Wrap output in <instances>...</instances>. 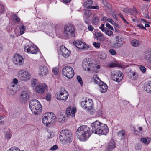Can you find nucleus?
Returning a JSON list of instances; mask_svg holds the SVG:
<instances>
[{"label": "nucleus", "mask_w": 151, "mask_h": 151, "mask_svg": "<svg viewBox=\"0 0 151 151\" xmlns=\"http://www.w3.org/2000/svg\"><path fill=\"white\" fill-rule=\"evenodd\" d=\"M92 129L90 131L98 134L106 135L109 132L107 127L105 124L96 121L91 124Z\"/></svg>", "instance_id": "1"}, {"label": "nucleus", "mask_w": 151, "mask_h": 151, "mask_svg": "<svg viewBox=\"0 0 151 151\" xmlns=\"http://www.w3.org/2000/svg\"><path fill=\"white\" fill-rule=\"evenodd\" d=\"M91 134L90 128L86 125L80 126L76 131L77 137L81 141L87 140Z\"/></svg>", "instance_id": "2"}, {"label": "nucleus", "mask_w": 151, "mask_h": 151, "mask_svg": "<svg viewBox=\"0 0 151 151\" xmlns=\"http://www.w3.org/2000/svg\"><path fill=\"white\" fill-rule=\"evenodd\" d=\"M30 108L34 114H40L42 111V107L40 102L37 100L34 99L29 102Z\"/></svg>", "instance_id": "3"}, {"label": "nucleus", "mask_w": 151, "mask_h": 151, "mask_svg": "<svg viewBox=\"0 0 151 151\" xmlns=\"http://www.w3.org/2000/svg\"><path fill=\"white\" fill-rule=\"evenodd\" d=\"M59 138L60 141L70 143L73 138L72 133L69 130H63L60 132Z\"/></svg>", "instance_id": "4"}, {"label": "nucleus", "mask_w": 151, "mask_h": 151, "mask_svg": "<svg viewBox=\"0 0 151 151\" xmlns=\"http://www.w3.org/2000/svg\"><path fill=\"white\" fill-rule=\"evenodd\" d=\"M56 118L55 114L52 112L46 113L42 118V122L44 124L47 126L50 124Z\"/></svg>", "instance_id": "5"}, {"label": "nucleus", "mask_w": 151, "mask_h": 151, "mask_svg": "<svg viewBox=\"0 0 151 151\" xmlns=\"http://www.w3.org/2000/svg\"><path fill=\"white\" fill-rule=\"evenodd\" d=\"M64 33L68 38H70L75 36V29L74 27L71 24L65 25L64 27Z\"/></svg>", "instance_id": "6"}, {"label": "nucleus", "mask_w": 151, "mask_h": 151, "mask_svg": "<svg viewBox=\"0 0 151 151\" xmlns=\"http://www.w3.org/2000/svg\"><path fill=\"white\" fill-rule=\"evenodd\" d=\"M31 74L28 71L24 70H20L18 73V78L22 81H26L31 78Z\"/></svg>", "instance_id": "7"}, {"label": "nucleus", "mask_w": 151, "mask_h": 151, "mask_svg": "<svg viewBox=\"0 0 151 151\" xmlns=\"http://www.w3.org/2000/svg\"><path fill=\"white\" fill-rule=\"evenodd\" d=\"M63 73L68 78H71L74 75V72L73 69L69 66H66L63 68Z\"/></svg>", "instance_id": "8"}, {"label": "nucleus", "mask_w": 151, "mask_h": 151, "mask_svg": "<svg viewBox=\"0 0 151 151\" xmlns=\"http://www.w3.org/2000/svg\"><path fill=\"white\" fill-rule=\"evenodd\" d=\"M60 93L57 94L55 96V98L57 100L65 101L68 97V92L64 88H62L60 91Z\"/></svg>", "instance_id": "9"}, {"label": "nucleus", "mask_w": 151, "mask_h": 151, "mask_svg": "<svg viewBox=\"0 0 151 151\" xmlns=\"http://www.w3.org/2000/svg\"><path fill=\"white\" fill-rule=\"evenodd\" d=\"M93 61L91 58H86L83 60L82 65L83 69L85 70H90V68L91 65H93Z\"/></svg>", "instance_id": "10"}, {"label": "nucleus", "mask_w": 151, "mask_h": 151, "mask_svg": "<svg viewBox=\"0 0 151 151\" xmlns=\"http://www.w3.org/2000/svg\"><path fill=\"white\" fill-rule=\"evenodd\" d=\"M13 62L15 65L21 66L24 63V60L22 57L18 54H15L12 59Z\"/></svg>", "instance_id": "11"}, {"label": "nucleus", "mask_w": 151, "mask_h": 151, "mask_svg": "<svg viewBox=\"0 0 151 151\" xmlns=\"http://www.w3.org/2000/svg\"><path fill=\"white\" fill-rule=\"evenodd\" d=\"M93 103L91 99H88V101L86 100L82 101L81 105L82 107L84 109H87L88 111L92 109L93 108Z\"/></svg>", "instance_id": "12"}, {"label": "nucleus", "mask_w": 151, "mask_h": 151, "mask_svg": "<svg viewBox=\"0 0 151 151\" xmlns=\"http://www.w3.org/2000/svg\"><path fill=\"white\" fill-rule=\"evenodd\" d=\"M116 41L113 44V47L115 48H118L123 45L122 38L119 36H117L115 37Z\"/></svg>", "instance_id": "13"}, {"label": "nucleus", "mask_w": 151, "mask_h": 151, "mask_svg": "<svg viewBox=\"0 0 151 151\" xmlns=\"http://www.w3.org/2000/svg\"><path fill=\"white\" fill-rule=\"evenodd\" d=\"M59 53L65 58L68 57L70 55V52L64 46L60 47Z\"/></svg>", "instance_id": "14"}, {"label": "nucleus", "mask_w": 151, "mask_h": 151, "mask_svg": "<svg viewBox=\"0 0 151 151\" xmlns=\"http://www.w3.org/2000/svg\"><path fill=\"white\" fill-rule=\"evenodd\" d=\"M122 73L120 71H117L112 76L113 80L118 82L121 81L123 78Z\"/></svg>", "instance_id": "15"}, {"label": "nucleus", "mask_w": 151, "mask_h": 151, "mask_svg": "<svg viewBox=\"0 0 151 151\" xmlns=\"http://www.w3.org/2000/svg\"><path fill=\"white\" fill-rule=\"evenodd\" d=\"M29 94L27 91H23L21 93L20 99L22 102H27L29 100Z\"/></svg>", "instance_id": "16"}, {"label": "nucleus", "mask_w": 151, "mask_h": 151, "mask_svg": "<svg viewBox=\"0 0 151 151\" xmlns=\"http://www.w3.org/2000/svg\"><path fill=\"white\" fill-rule=\"evenodd\" d=\"M24 50L26 51L27 52H29L32 54H36L37 53L38 50L36 47H34L32 46L30 47L29 46H27L24 48Z\"/></svg>", "instance_id": "17"}, {"label": "nucleus", "mask_w": 151, "mask_h": 151, "mask_svg": "<svg viewBox=\"0 0 151 151\" xmlns=\"http://www.w3.org/2000/svg\"><path fill=\"white\" fill-rule=\"evenodd\" d=\"M73 44L78 49H87L88 48V46L86 45L84 43H83L81 41H75L73 42Z\"/></svg>", "instance_id": "18"}, {"label": "nucleus", "mask_w": 151, "mask_h": 151, "mask_svg": "<svg viewBox=\"0 0 151 151\" xmlns=\"http://www.w3.org/2000/svg\"><path fill=\"white\" fill-rule=\"evenodd\" d=\"M76 112V108L73 107L71 109L70 107H68L66 111V114L68 116H71L72 117H74Z\"/></svg>", "instance_id": "19"}, {"label": "nucleus", "mask_w": 151, "mask_h": 151, "mask_svg": "<svg viewBox=\"0 0 151 151\" xmlns=\"http://www.w3.org/2000/svg\"><path fill=\"white\" fill-rule=\"evenodd\" d=\"M99 86L100 87V91L101 92L104 93L107 91L108 86L103 81L99 82Z\"/></svg>", "instance_id": "20"}, {"label": "nucleus", "mask_w": 151, "mask_h": 151, "mask_svg": "<svg viewBox=\"0 0 151 151\" xmlns=\"http://www.w3.org/2000/svg\"><path fill=\"white\" fill-rule=\"evenodd\" d=\"M40 70V74L42 76L45 75L48 73L47 68L44 66H41Z\"/></svg>", "instance_id": "21"}, {"label": "nucleus", "mask_w": 151, "mask_h": 151, "mask_svg": "<svg viewBox=\"0 0 151 151\" xmlns=\"http://www.w3.org/2000/svg\"><path fill=\"white\" fill-rule=\"evenodd\" d=\"M125 131L122 129L118 132L117 135L121 138V140H123L125 138Z\"/></svg>", "instance_id": "22"}, {"label": "nucleus", "mask_w": 151, "mask_h": 151, "mask_svg": "<svg viewBox=\"0 0 151 151\" xmlns=\"http://www.w3.org/2000/svg\"><path fill=\"white\" fill-rule=\"evenodd\" d=\"M95 35L97 39L100 41H102L104 40V36L103 34L98 32L95 33Z\"/></svg>", "instance_id": "23"}, {"label": "nucleus", "mask_w": 151, "mask_h": 151, "mask_svg": "<svg viewBox=\"0 0 151 151\" xmlns=\"http://www.w3.org/2000/svg\"><path fill=\"white\" fill-rule=\"evenodd\" d=\"M93 4V1L91 0H88L84 3V6L86 8L90 9Z\"/></svg>", "instance_id": "24"}, {"label": "nucleus", "mask_w": 151, "mask_h": 151, "mask_svg": "<svg viewBox=\"0 0 151 151\" xmlns=\"http://www.w3.org/2000/svg\"><path fill=\"white\" fill-rule=\"evenodd\" d=\"M35 90L39 93H42L45 91V89L42 86L40 85L37 86L35 88Z\"/></svg>", "instance_id": "25"}, {"label": "nucleus", "mask_w": 151, "mask_h": 151, "mask_svg": "<svg viewBox=\"0 0 151 151\" xmlns=\"http://www.w3.org/2000/svg\"><path fill=\"white\" fill-rule=\"evenodd\" d=\"M144 89L147 93H151V81L145 86Z\"/></svg>", "instance_id": "26"}, {"label": "nucleus", "mask_w": 151, "mask_h": 151, "mask_svg": "<svg viewBox=\"0 0 151 151\" xmlns=\"http://www.w3.org/2000/svg\"><path fill=\"white\" fill-rule=\"evenodd\" d=\"M151 140V139L148 137L147 138H142L140 139L141 142L146 145H148L150 142Z\"/></svg>", "instance_id": "27"}, {"label": "nucleus", "mask_w": 151, "mask_h": 151, "mask_svg": "<svg viewBox=\"0 0 151 151\" xmlns=\"http://www.w3.org/2000/svg\"><path fill=\"white\" fill-rule=\"evenodd\" d=\"M132 44L134 47H137L139 45V41L136 39L132 40L131 42Z\"/></svg>", "instance_id": "28"}, {"label": "nucleus", "mask_w": 151, "mask_h": 151, "mask_svg": "<svg viewBox=\"0 0 151 151\" xmlns=\"http://www.w3.org/2000/svg\"><path fill=\"white\" fill-rule=\"evenodd\" d=\"M93 81L95 83L98 84L99 85V82H102L99 79L97 75H95L93 77Z\"/></svg>", "instance_id": "29"}, {"label": "nucleus", "mask_w": 151, "mask_h": 151, "mask_svg": "<svg viewBox=\"0 0 151 151\" xmlns=\"http://www.w3.org/2000/svg\"><path fill=\"white\" fill-rule=\"evenodd\" d=\"M90 70H92L93 72V73H95L98 72V70L96 69V65L95 64H94L93 63V65H91L90 68Z\"/></svg>", "instance_id": "30"}, {"label": "nucleus", "mask_w": 151, "mask_h": 151, "mask_svg": "<svg viewBox=\"0 0 151 151\" xmlns=\"http://www.w3.org/2000/svg\"><path fill=\"white\" fill-rule=\"evenodd\" d=\"M104 32L106 35L109 36L112 35L113 34V32L112 31L107 28L105 29V30L104 31Z\"/></svg>", "instance_id": "31"}, {"label": "nucleus", "mask_w": 151, "mask_h": 151, "mask_svg": "<svg viewBox=\"0 0 151 151\" xmlns=\"http://www.w3.org/2000/svg\"><path fill=\"white\" fill-rule=\"evenodd\" d=\"M99 21V18L97 17L96 16L93 17V19L92 20L93 23L95 25L97 24Z\"/></svg>", "instance_id": "32"}, {"label": "nucleus", "mask_w": 151, "mask_h": 151, "mask_svg": "<svg viewBox=\"0 0 151 151\" xmlns=\"http://www.w3.org/2000/svg\"><path fill=\"white\" fill-rule=\"evenodd\" d=\"M19 28L20 29V35H22L24 33V31L26 29V27L23 25H21Z\"/></svg>", "instance_id": "33"}, {"label": "nucleus", "mask_w": 151, "mask_h": 151, "mask_svg": "<svg viewBox=\"0 0 151 151\" xmlns=\"http://www.w3.org/2000/svg\"><path fill=\"white\" fill-rule=\"evenodd\" d=\"M77 79L78 82L80 84L81 86L83 85V82L81 78L79 76H77Z\"/></svg>", "instance_id": "34"}, {"label": "nucleus", "mask_w": 151, "mask_h": 151, "mask_svg": "<svg viewBox=\"0 0 151 151\" xmlns=\"http://www.w3.org/2000/svg\"><path fill=\"white\" fill-rule=\"evenodd\" d=\"M84 14L87 17H88L91 15V13L90 11L86 10L84 12Z\"/></svg>", "instance_id": "35"}, {"label": "nucleus", "mask_w": 151, "mask_h": 151, "mask_svg": "<svg viewBox=\"0 0 151 151\" xmlns=\"http://www.w3.org/2000/svg\"><path fill=\"white\" fill-rule=\"evenodd\" d=\"M7 151H20V150L17 147H12Z\"/></svg>", "instance_id": "36"}, {"label": "nucleus", "mask_w": 151, "mask_h": 151, "mask_svg": "<svg viewBox=\"0 0 151 151\" xmlns=\"http://www.w3.org/2000/svg\"><path fill=\"white\" fill-rule=\"evenodd\" d=\"M142 147V145L139 143H137L135 145V148L136 150H139L141 149Z\"/></svg>", "instance_id": "37"}, {"label": "nucleus", "mask_w": 151, "mask_h": 151, "mask_svg": "<svg viewBox=\"0 0 151 151\" xmlns=\"http://www.w3.org/2000/svg\"><path fill=\"white\" fill-rule=\"evenodd\" d=\"M145 58L148 60H149L151 61V52L146 53Z\"/></svg>", "instance_id": "38"}, {"label": "nucleus", "mask_w": 151, "mask_h": 151, "mask_svg": "<svg viewBox=\"0 0 151 151\" xmlns=\"http://www.w3.org/2000/svg\"><path fill=\"white\" fill-rule=\"evenodd\" d=\"M139 68L140 70L143 72L145 73L146 70V68L145 67L142 65H140L139 66Z\"/></svg>", "instance_id": "39"}, {"label": "nucleus", "mask_w": 151, "mask_h": 151, "mask_svg": "<svg viewBox=\"0 0 151 151\" xmlns=\"http://www.w3.org/2000/svg\"><path fill=\"white\" fill-rule=\"evenodd\" d=\"M119 16L120 17V18L122 19V20H123L125 23L128 24V22L126 20V19L124 18L123 15L121 14H119Z\"/></svg>", "instance_id": "40"}, {"label": "nucleus", "mask_w": 151, "mask_h": 151, "mask_svg": "<svg viewBox=\"0 0 151 151\" xmlns=\"http://www.w3.org/2000/svg\"><path fill=\"white\" fill-rule=\"evenodd\" d=\"M93 45L95 48H99L100 47V43L99 42H94L93 43Z\"/></svg>", "instance_id": "41"}, {"label": "nucleus", "mask_w": 151, "mask_h": 151, "mask_svg": "<svg viewBox=\"0 0 151 151\" xmlns=\"http://www.w3.org/2000/svg\"><path fill=\"white\" fill-rule=\"evenodd\" d=\"M66 120V118L65 117H63V118H59L58 119V121L59 122L63 123Z\"/></svg>", "instance_id": "42"}, {"label": "nucleus", "mask_w": 151, "mask_h": 151, "mask_svg": "<svg viewBox=\"0 0 151 151\" xmlns=\"http://www.w3.org/2000/svg\"><path fill=\"white\" fill-rule=\"evenodd\" d=\"M106 27L108 28L109 29H110L112 30H114V29L111 26L109 23H106Z\"/></svg>", "instance_id": "43"}, {"label": "nucleus", "mask_w": 151, "mask_h": 151, "mask_svg": "<svg viewBox=\"0 0 151 151\" xmlns=\"http://www.w3.org/2000/svg\"><path fill=\"white\" fill-rule=\"evenodd\" d=\"M52 71L54 74L55 75H57L58 74V70L57 68L55 67L53 68Z\"/></svg>", "instance_id": "44"}, {"label": "nucleus", "mask_w": 151, "mask_h": 151, "mask_svg": "<svg viewBox=\"0 0 151 151\" xmlns=\"http://www.w3.org/2000/svg\"><path fill=\"white\" fill-rule=\"evenodd\" d=\"M109 52L113 55H115L116 54V51L114 49H110L109 51Z\"/></svg>", "instance_id": "45"}, {"label": "nucleus", "mask_w": 151, "mask_h": 151, "mask_svg": "<svg viewBox=\"0 0 151 151\" xmlns=\"http://www.w3.org/2000/svg\"><path fill=\"white\" fill-rule=\"evenodd\" d=\"M106 55L104 54H101L99 55V57L101 59H104L106 58Z\"/></svg>", "instance_id": "46"}, {"label": "nucleus", "mask_w": 151, "mask_h": 151, "mask_svg": "<svg viewBox=\"0 0 151 151\" xmlns=\"http://www.w3.org/2000/svg\"><path fill=\"white\" fill-rule=\"evenodd\" d=\"M99 29H100L102 31H104L105 30V29H106L107 28L104 27V24H101V26L99 27Z\"/></svg>", "instance_id": "47"}, {"label": "nucleus", "mask_w": 151, "mask_h": 151, "mask_svg": "<svg viewBox=\"0 0 151 151\" xmlns=\"http://www.w3.org/2000/svg\"><path fill=\"white\" fill-rule=\"evenodd\" d=\"M132 128L133 129V130L134 131V134H135L136 135H138V133L139 132L136 129V128L134 127H132Z\"/></svg>", "instance_id": "48"}, {"label": "nucleus", "mask_w": 151, "mask_h": 151, "mask_svg": "<svg viewBox=\"0 0 151 151\" xmlns=\"http://www.w3.org/2000/svg\"><path fill=\"white\" fill-rule=\"evenodd\" d=\"M124 12L126 13L127 14H131V12L129 11V10L126 8L124 9L123 10Z\"/></svg>", "instance_id": "49"}, {"label": "nucleus", "mask_w": 151, "mask_h": 151, "mask_svg": "<svg viewBox=\"0 0 151 151\" xmlns=\"http://www.w3.org/2000/svg\"><path fill=\"white\" fill-rule=\"evenodd\" d=\"M137 27H139L141 29H146V27H145L142 24H139L137 25Z\"/></svg>", "instance_id": "50"}, {"label": "nucleus", "mask_w": 151, "mask_h": 151, "mask_svg": "<svg viewBox=\"0 0 151 151\" xmlns=\"http://www.w3.org/2000/svg\"><path fill=\"white\" fill-rule=\"evenodd\" d=\"M13 18L17 22H19L20 19L16 15H14L13 16Z\"/></svg>", "instance_id": "51"}, {"label": "nucleus", "mask_w": 151, "mask_h": 151, "mask_svg": "<svg viewBox=\"0 0 151 151\" xmlns=\"http://www.w3.org/2000/svg\"><path fill=\"white\" fill-rule=\"evenodd\" d=\"M0 9L2 13H3L4 11V6L0 4Z\"/></svg>", "instance_id": "52"}, {"label": "nucleus", "mask_w": 151, "mask_h": 151, "mask_svg": "<svg viewBox=\"0 0 151 151\" xmlns=\"http://www.w3.org/2000/svg\"><path fill=\"white\" fill-rule=\"evenodd\" d=\"M51 95L50 94H47L46 97V99L48 101L50 100L51 99Z\"/></svg>", "instance_id": "53"}, {"label": "nucleus", "mask_w": 151, "mask_h": 151, "mask_svg": "<svg viewBox=\"0 0 151 151\" xmlns=\"http://www.w3.org/2000/svg\"><path fill=\"white\" fill-rule=\"evenodd\" d=\"M58 148V146L57 145H55L53 146L50 149V150H51L53 151L55 150L56 149Z\"/></svg>", "instance_id": "54"}, {"label": "nucleus", "mask_w": 151, "mask_h": 151, "mask_svg": "<svg viewBox=\"0 0 151 151\" xmlns=\"http://www.w3.org/2000/svg\"><path fill=\"white\" fill-rule=\"evenodd\" d=\"M32 81V85L33 87H34L36 85V79H33Z\"/></svg>", "instance_id": "55"}, {"label": "nucleus", "mask_w": 151, "mask_h": 151, "mask_svg": "<svg viewBox=\"0 0 151 151\" xmlns=\"http://www.w3.org/2000/svg\"><path fill=\"white\" fill-rule=\"evenodd\" d=\"M88 28L90 31H92L94 29L93 27L91 25H88Z\"/></svg>", "instance_id": "56"}, {"label": "nucleus", "mask_w": 151, "mask_h": 151, "mask_svg": "<svg viewBox=\"0 0 151 151\" xmlns=\"http://www.w3.org/2000/svg\"><path fill=\"white\" fill-rule=\"evenodd\" d=\"M10 137L11 135L9 132H7L5 135L6 137L8 139H9L10 138Z\"/></svg>", "instance_id": "57"}, {"label": "nucleus", "mask_w": 151, "mask_h": 151, "mask_svg": "<svg viewBox=\"0 0 151 151\" xmlns=\"http://www.w3.org/2000/svg\"><path fill=\"white\" fill-rule=\"evenodd\" d=\"M115 145L112 144V143H111L109 145V148L111 149H113L115 148Z\"/></svg>", "instance_id": "58"}, {"label": "nucleus", "mask_w": 151, "mask_h": 151, "mask_svg": "<svg viewBox=\"0 0 151 151\" xmlns=\"http://www.w3.org/2000/svg\"><path fill=\"white\" fill-rule=\"evenodd\" d=\"M109 67L111 68H113L116 67V64L114 63H111L108 65Z\"/></svg>", "instance_id": "59"}, {"label": "nucleus", "mask_w": 151, "mask_h": 151, "mask_svg": "<svg viewBox=\"0 0 151 151\" xmlns=\"http://www.w3.org/2000/svg\"><path fill=\"white\" fill-rule=\"evenodd\" d=\"M90 9H99V6H91Z\"/></svg>", "instance_id": "60"}, {"label": "nucleus", "mask_w": 151, "mask_h": 151, "mask_svg": "<svg viewBox=\"0 0 151 151\" xmlns=\"http://www.w3.org/2000/svg\"><path fill=\"white\" fill-rule=\"evenodd\" d=\"M13 82L15 84H17L18 83V80L16 78H14L13 79Z\"/></svg>", "instance_id": "61"}, {"label": "nucleus", "mask_w": 151, "mask_h": 151, "mask_svg": "<svg viewBox=\"0 0 151 151\" xmlns=\"http://www.w3.org/2000/svg\"><path fill=\"white\" fill-rule=\"evenodd\" d=\"M138 129L139 130V132L142 133V132L143 129L142 127H138Z\"/></svg>", "instance_id": "62"}, {"label": "nucleus", "mask_w": 151, "mask_h": 151, "mask_svg": "<svg viewBox=\"0 0 151 151\" xmlns=\"http://www.w3.org/2000/svg\"><path fill=\"white\" fill-rule=\"evenodd\" d=\"M147 110H150L151 109V106H147Z\"/></svg>", "instance_id": "63"}, {"label": "nucleus", "mask_w": 151, "mask_h": 151, "mask_svg": "<svg viewBox=\"0 0 151 151\" xmlns=\"http://www.w3.org/2000/svg\"><path fill=\"white\" fill-rule=\"evenodd\" d=\"M112 20L110 19V18H109L107 19V21L108 22H109L110 23H111V22L112 21Z\"/></svg>", "instance_id": "64"}]
</instances>
